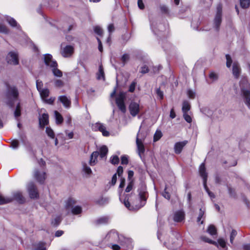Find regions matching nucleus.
Instances as JSON below:
<instances>
[{
	"label": "nucleus",
	"mask_w": 250,
	"mask_h": 250,
	"mask_svg": "<svg viewBox=\"0 0 250 250\" xmlns=\"http://www.w3.org/2000/svg\"><path fill=\"white\" fill-rule=\"evenodd\" d=\"M44 62L45 65L49 66L50 68L52 67V64L53 62H57L56 61L52 59V55L49 54H47L44 55Z\"/></svg>",
	"instance_id": "obj_22"
},
{
	"label": "nucleus",
	"mask_w": 250,
	"mask_h": 250,
	"mask_svg": "<svg viewBox=\"0 0 250 250\" xmlns=\"http://www.w3.org/2000/svg\"><path fill=\"white\" fill-rule=\"evenodd\" d=\"M123 173V168L122 167L119 166L117 168L116 174H118L119 177L121 178Z\"/></svg>",
	"instance_id": "obj_60"
},
{
	"label": "nucleus",
	"mask_w": 250,
	"mask_h": 250,
	"mask_svg": "<svg viewBox=\"0 0 250 250\" xmlns=\"http://www.w3.org/2000/svg\"><path fill=\"white\" fill-rule=\"evenodd\" d=\"M110 162L113 165L118 164L119 162V159L117 156L114 155L111 157Z\"/></svg>",
	"instance_id": "obj_46"
},
{
	"label": "nucleus",
	"mask_w": 250,
	"mask_h": 250,
	"mask_svg": "<svg viewBox=\"0 0 250 250\" xmlns=\"http://www.w3.org/2000/svg\"><path fill=\"white\" fill-rule=\"evenodd\" d=\"M188 97L190 99H194L195 96V92L191 89H189L187 91Z\"/></svg>",
	"instance_id": "obj_53"
},
{
	"label": "nucleus",
	"mask_w": 250,
	"mask_h": 250,
	"mask_svg": "<svg viewBox=\"0 0 250 250\" xmlns=\"http://www.w3.org/2000/svg\"><path fill=\"white\" fill-rule=\"evenodd\" d=\"M190 105L189 102L185 101L183 103V106L182 109H190Z\"/></svg>",
	"instance_id": "obj_48"
},
{
	"label": "nucleus",
	"mask_w": 250,
	"mask_h": 250,
	"mask_svg": "<svg viewBox=\"0 0 250 250\" xmlns=\"http://www.w3.org/2000/svg\"><path fill=\"white\" fill-rule=\"evenodd\" d=\"M9 32V29L4 24L0 23V33L7 34Z\"/></svg>",
	"instance_id": "obj_36"
},
{
	"label": "nucleus",
	"mask_w": 250,
	"mask_h": 250,
	"mask_svg": "<svg viewBox=\"0 0 250 250\" xmlns=\"http://www.w3.org/2000/svg\"><path fill=\"white\" fill-rule=\"evenodd\" d=\"M109 219V217L107 216H103L98 218L95 223L97 225H104L107 224Z\"/></svg>",
	"instance_id": "obj_25"
},
{
	"label": "nucleus",
	"mask_w": 250,
	"mask_h": 250,
	"mask_svg": "<svg viewBox=\"0 0 250 250\" xmlns=\"http://www.w3.org/2000/svg\"><path fill=\"white\" fill-rule=\"evenodd\" d=\"M121 237H120L115 230H110L105 236V239L109 242H114L119 240L120 241Z\"/></svg>",
	"instance_id": "obj_12"
},
{
	"label": "nucleus",
	"mask_w": 250,
	"mask_h": 250,
	"mask_svg": "<svg viewBox=\"0 0 250 250\" xmlns=\"http://www.w3.org/2000/svg\"><path fill=\"white\" fill-rule=\"evenodd\" d=\"M139 197L132 202L131 204L129 201V195H127L123 200V203L126 208L130 210L137 211L143 207L146 204L148 193L145 187L138 189Z\"/></svg>",
	"instance_id": "obj_1"
},
{
	"label": "nucleus",
	"mask_w": 250,
	"mask_h": 250,
	"mask_svg": "<svg viewBox=\"0 0 250 250\" xmlns=\"http://www.w3.org/2000/svg\"><path fill=\"white\" fill-rule=\"evenodd\" d=\"M61 221V218L60 217H56L52 222V224L54 226H58Z\"/></svg>",
	"instance_id": "obj_54"
},
{
	"label": "nucleus",
	"mask_w": 250,
	"mask_h": 250,
	"mask_svg": "<svg viewBox=\"0 0 250 250\" xmlns=\"http://www.w3.org/2000/svg\"><path fill=\"white\" fill-rule=\"evenodd\" d=\"M140 106L139 104L136 102L133 101L129 105V109H139Z\"/></svg>",
	"instance_id": "obj_40"
},
{
	"label": "nucleus",
	"mask_w": 250,
	"mask_h": 250,
	"mask_svg": "<svg viewBox=\"0 0 250 250\" xmlns=\"http://www.w3.org/2000/svg\"><path fill=\"white\" fill-rule=\"evenodd\" d=\"M21 110H15L14 111V117L15 118V119L18 121H19V117L21 116Z\"/></svg>",
	"instance_id": "obj_62"
},
{
	"label": "nucleus",
	"mask_w": 250,
	"mask_h": 250,
	"mask_svg": "<svg viewBox=\"0 0 250 250\" xmlns=\"http://www.w3.org/2000/svg\"><path fill=\"white\" fill-rule=\"evenodd\" d=\"M121 163L123 165H126L128 163V158L126 156L121 157Z\"/></svg>",
	"instance_id": "obj_64"
},
{
	"label": "nucleus",
	"mask_w": 250,
	"mask_h": 250,
	"mask_svg": "<svg viewBox=\"0 0 250 250\" xmlns=\"http://www.w3.org/2000/svg\"><path fill=\"white\" fill-rule=\"evenodd\" d=\"M188 141H184L175 143L174 145V151L176 154H180L183 147L188 144Z\"/></svg>",
	"instance_id": "obj_18"
},
{
	"label": "nucleus",
	"mask_w": 250,
	"mask_h": 250,
	"mask_svg": "<svg viewBox=\"0 0 250 250\" xmlns=\"http://www.w3.org/2000/svg\"><path fill=\"white\" fill-rule=\"evenodd\" d=\"M157 21L155 20H150V27L152 31V32L155 34H157V27H156L157 25Z\"/></svg>",
	"instance_id": "obj_33"
},
{
	"label": "nucleus",
	"mask_w": 250,
	"mask_h": 250,
	"mask_svg": "<svg viewBox=\"0 0 250 250\" xmlns=\"http://www.w3.org/2000/svg\"><path fill=\"white\" fill-rule=\"evenodd\" d=\"M199 173L200 176L203 179V186L205 189L210 198H214L215 197L214 194L209 190V188L207 187V182L208 174L206 171V168L204 163H202L200 165L199 167Z\"/></svg>",
	"instance_id": "obj_4"
},
{
	"label": "nucleus",
	"mask_w": 250,
	"mask_h": 250,
	"mask_svg": "<svg viewBox=\"0 0 250 250\" xmlns=\"http://www.w3.org/2000/svg\"><path fill=\"white\" fill-rule=\"evenodd\" d=\"M108 152V148L105 146H102L100 149L99 155L101 158L106 156Z\"/></svg>",
	"instance_id": "obj_31"
},
{
	"label": "nucleus",
	"mask_w": 250,
	"mask_h": 250,
	"mask_svg": "<svg viewBox=\"0 0 250 250\" xmlns=\"http://www.w3.org/2000/svg\"><path fill=\"white\" fill-rule=\"evenodd\" d=\"M55 86L58 88H61L64 85V83L62 81L57 79L54 81Z\"/></svg>",
	"instance_id": "obj_41"
},
{
	"label": "nucleus",
	"mask_w": 250,
	"mask_h": 250,
	"mask_svg": "<svg viewBox=\"0 0 250 250\" xmlns=\"http://www.w3.org/2000/svg\"><path fill=\"white\" fill-rule=\"evenodd\" d=\"M205 211L203 210L201 208L200 209L198 217L197 218V222H200L201 220V218L203 217L204 215Z\"/></svg>",
	"instance_id": "obj_61"
},
{
	"label": "nucleus",
	"mask_w": 250,
	"mask_h": 250,
	"mask_svg": "<svg viewBox=\"0 0 250 250\" xmlns=\"http://www.w3.org/2000/svg\"><path fill=\"white\" fill-rule=\"evenodd\" d=\"M99 155L98 151L93 152L90 156L89 164L91 166H94L97 162V157Z\"/></svg>",
	"instance_id": "obj_24"
},
{
	"label": "nucleus",
	"mask_w": 250,
	"mask_h": 250,
	"mask_svg": "<svg viewBox=\"0 0 250 250\" xmlns=\"http://www.w3.org/2000/svg\"><path fill=\"white\" fill-rule=\"evenodd\" d=\"M83 170L85 173L87 174H90L92 173L91 168L85 164L83 165Z\"/></svg>",
	"instance_id": "obj_47"
},
{
	"label": "nucleus",
	"mask_w": 250,
	"mask_h": 250,
	"mask_svg": "<svg viewBox=\"0 0 250 250\" xmlns=\"http://www.w3.org/2000/svg\"><path fill=\"white\" fill-rule=\"evenodd\" d=\"M27 189L29 197L31 199H37L39 195L36 185L33 182H30L27 186Z\"/></svg>",
	"instance_id": "obj_9"
},
{
	"label": "nucleus",
	"mask_w": 250,
	"mask_h": 250,
	"mask_svg": "<svg viewBox=\"0 0 250 250\" xmlns=\"http://www.w3.org/2000/svg\"><path fill=\"white\" fill-rule=\"evenodd\" d=\"M39 92L42 100L47 98L49 94V90L47 88H43Z\"/></svg>",
	"instance_id": "obj_28"
},
{
	"label": "nucleus",
	"mask_w": 250,
	"mask_h": 250,
	"mask_svg": "<svg viewBox=\"0 0 250 250\" xmlns=\"http://www.w3.org/2000/svg\"><path fill=\"white\" fill-rule=\"evenodd\" d=\"M52 67H50L52 69V73L54 76L57 77H61L62 76V72L58 69V64L57 62H53Z\"/></svg>",
	"instance_id": "obj_19"
},
{
	"label": "nucleus",
	"mask_w": 250,
	"mask_h": 250,
	"mask_svg": "<svg viewBox=\"0 0 250 250\" xmlns=\"http://www.w3.org/2000/svg\"><path fill=\"white\" fill-rule=\"evenodd\" d=\"M162 136V133L160 130H157L153 137L154 142H156L160 139Z\"/></svg>",
	"instance_id": "obj_38"
},
{
	"label": "nucleus",
	"mask_w": 250,
	"mask_h": 250,
	"mask_svg": "<svg viewBox=\"0 0 250 250\" xmlns=\"http://www.w3.org/2000/svg\"><path fill=\"white\" fill-rule=\"evenodd\" d=\"M148 70L149 69L148 67L146 65H145L141 67L140 72L142 74H144L147 73L148 72Z\"/></svg>",
	"instance_id": "obj_55"
},
{
	"label": "nucleus",
	"mask_w": 250,
	"mask_h": 250,
	"mask_svg": "<svg viewBox=\"0 0 250 250\" xmlns=\"http://www.w3.org/2000/svg\"><path fill=\"white\" fill-rule=\"evenodd\" d=\"M208 232L211 235L216 233V229L213 225H210L208 229Z\"/></svg>",
	"instance_id": "obj_39"
},
{
	"label": "nucleus",
	"mask_w": 250,
	"mask_h": 250,
	"mask_svg": "<svg viewBox=\"0 0 250 250\" xmlns=\"http://www.w3.org/2000/svg\"><path fill=\"white\" fill-rule=\"evenodd\" d=\"M12 202V199L9 197H4L0 194V205L8 204Z\"/></svg>",
	"instance_id": "obj_29"
},
{
	"label": "nucleus",
	"mask_w": 250,
	"mask_h": 250,
	"mask_svg": "<svg viewBox=\"0 0 250 250\" xmlns=\"http://www.w3.org/2000/svg\"><path fill=\"white\" fill-rule=\"evenodd\" d=\"M19 97L18 88L15 86H8L3 102L10 108H14L16 105L15 109H20Z\"/></svg>",
	"instance_id": "obj_2"
},
{
	"label": "nucleus",
	"mask_w": 250,
	"mask_h": 250,
	"mask_svg": "<svg viewBox=\"0 0 250 250\" xmlns=\"http://www.w3.org/2000/svg\"><path fill=\"white\" fill-rule=\"evenodd\" d=\"M74 51V46L70 45H67L63 46L62 44L61 45V53L62 55L65 58L70 57Z\"/></svg>",
	"instance_id": "obj_11"
},
{
	"label": "nucleus",
	"mask_w": 250,
	"mask_h": 250,
	"mask_svg": "<svg viewBox=\"0 0 250 250\" xmlns=\"http://www.w3.org/2000/svg\"><path fill=\"white\" fill-rule=\"evenodd\" d=\"M43 86V83L42 81H40V80H37L36 81V87L37 88V90L39 91L42 90L43 89L42 87Z\"/></svg>",
	"instance_id": "obj_51"
},
{
	"label": "nucleus",
	"mask_w": 250,
	"mask_h": 250,
	"mask_svg": "<svg viewBox=\"0 0 250 250\" xmlns=\"http://www.w3.org/2000/svg\"><path fill=\"white\" fill-rule=\"evenodd\" d=\"M34 177L38 182L43 183L46 178L45 173L43 171L35 169L34 172Z\"/></svg>",
	"instance_id": "obj_15"
},
{
	"label": "nucleus",
	"mask_w": 250,
	"mask_h": 250,
	"mask_svg": "<svg viewBox=\"0 0 250 250\" xmlns=\"http://www.w3.org/2000/svg\"><path fill=\"white\" fill-rule=\"evenodd\" d=\"M185 219V213L184 211L180 210L176 211L174 215L173 220L175 222H180Z\"/></svg>",
	"instance_id": "obj_20"
},
{
	"label": "nucleus",
	"mask_w": 250,
	"mask_h": 250,
	"mask_svg": "<svg viewBox=\"0 0 250 250\" xmlns=\"http://www.w3.org/2000/svg\"><path fill=\"white\" fill-rule=\"evenodd\" d=\"M187 110H185V112H184V114H183V116H184V118L185 119V120L188 123H190L192 122V118L190 115H188L187 113Z\"/></svg>",
	"instance_id": "obj_43"
},
{
	"label": "nucleus",
	"mask_w": 250,
	"mask_h": 250,
	"mask_svg": "<svg viewBox=\"0 0 250 250\" xmlns=\"http://www.w3.org/2000/svg\"><path fill=\"white\" fill-rule=\"evenodd\" d=\"M109 199L106 197H100L95 200L96 204L100 206L104 205L108 203Z\"/></svg>",
	"instance_id": "obj_26"
},
{
	"label": "nucleus",
	"mask_w": 250,
	"mask_h": 250,
	"mask_svg": "<svg viewBox=\"0 0 250 250\" xmlns=\"http://www.w3.org/2000/svg\"><path fill=\"white\" fill-rule=\"evenodd\" d=\"M39 126L42 129L49 123L48 115L47 114L43 113L39 117Z\"/></svg>",
	"instance_id": "obj_16"
},
{
	"label": "nucleus",
	"mask_w": 250,
	"mask_h": 250,
	"mask_svg": "<svg viewBox=\"0 0 250 250\" xmlns=\"http://www.w3.org/2000/svg\"><path fill=\"white\" fill-rule=\"evenodd\" d=\"M136 85V82L135 81H133L131 83L129 87V91L130 92H133L135 90V88Z\"/></svg>",
	"instance_id": "obj_57"
},
{
	"label": "nucleus",
	"mask_w": 250,
	"mask_h": 250,
	"mask_svg": "<svg viewBox=\"0 0 250 250\" xmlns=\"http://www.w3.org/2000/svg\"><path fill=\"white\" fill-rule=\"evenodd\" d=\"M94 31L96 34L98 35L102 36L103 34V29L99 26H95L94 28Z\"/></svg>",
	"instance_id": "obj_42"
},
{
	"label": "nucleus",
	"mask_w": 250,
	"mask_h": 250,
	"mask_svg": "<svg viewBox=\"0 0 250 250\" xmlns=\"http://www.w3.org/2000/svg\"><path fill=\"white\" fill-rule=\"evenodd\" d=\"M248 84L247 80H241L240 82V86L241 92L245 99L246 104L250 108V90L246 89L245 86Z\"/></svg>",
	"instance_id": "obj_5"
},
{
	"label": "nucleus",
	"mask_w": 250,
	"mask_h": 250,
	"mask_svg": "<svg viewBox=\"0 0 250 250\" xmlns=\"http://www.w3.org/2000/svg\"><path fill=\"white\" fill-rule=\"evenodd\" d=\"M232 73L235 78L239 76L240 67L238 62H234L232 65Z\"/></svg>",
	"instance_id": "obj_23"
},
{
	"label": "nucleus",
	"mask_w": 250,
	"mask_h": 250,
	"mask_svg": "<svg viewBox=\"0 0 250 250\" xmlns=\"http://www.w3.org/2000/svg\"><path fill=\"white\" fill-rule=\"evenodd\" d=\"M222 21V7L221 5L217 6L216 12L212 21V28L217 32L219 31Z\"/></svg>",
	"instance_id": "obj_3"
},
{
	"label": "nucleus",
	"mask_w": 250,
	"mask_h": 250,
	"mask_svg": "<svg viewBox=\"0 0 250 250\" xmlns=\"http://www.w3.org/2000/svg\"><path fill=\"white\" fill-rule=\"evenodd\" d=\"M133 183V181H131L128 184L126 188H125V192H130L131 189H132Z\"/></svg>",
	"instance_id": "obj_58"
},
{
	"label": "nucleus",
	"mask_w": 250,
	"mask_h": 250,
	"mask_svg": "<svg viewBox=\"0 0 250 250\" xmlns=\"http://www.w3.org/2000/svg\"><path fill=\"white\" fill-rule=\"evenodd\" d=\"M161 11L165 14H168L169 9L168 7L166 5H162L161 6Z\"/></svg>",
	"instance_id": "obj_63"
},
{
	"label": "nucleus",
	"mask_w": 250,
	"mask_h": 250,
	"mask_svg": "<svg viewBox=\"0 0 250 250\" xmlns=\"http://www.w3.org/2000/svg\"><path fill=\"white\" fill-rule=\"evenodd\" d=\"M76 203L75 200L69 198L66 202L65 207L67 209H70L71 212L74 215H78L81 213L82 211V208L81 207L79 206H74Z\"/></svg>",
	"instance_id": "obj_6"
},
{
	"label": "nucleus",
	"mask_w": 250,
	"mask_h": 250,
	"mask_svg": "<svg viewBox=\"0 0 250 250\" xmlns=\"http://www.w3.org/2000/svg\"><path fill=\"white\" fill-rule=\"evenodd\" d=\"M240 5L243 8H247L250 5V0H240Z\"/></svg>",
	"instance_id": "obj_37"
},
{
	"label": "nucleus",
	"mask_w": 250,
	"mask_h": 250,
	"mask_svg": "<svg viewBox=\"0 0 250 250\" xmlns=\"http://www.w3.org/2000/svg\"><path fill=\"white\" fill-rule=\"evenodd\" d=\"M126 94L124 92H120L116 95V103L119 109H125V101Z\"/></svg>",
	"instance_id": "obj_8"
},
{
	"label": "nucleus",
	"mask_w": 250,
	"mask_h": 250,
	"mask_svg": "<svg viewBox=\"0 0 250 250\" xmlns=\"http://www.w3.org/2000/svg\"><path fill=\"white\" fill-rule=\"evenodd\" d=\"M226 58L227 60L226 65L228 68L230 67L231 63H232V60L229 54H227L226 55Z\"/></svg>",
	"instance_id": "obj_45"
},
{
	"label": "nucleus",
	"mask_w": 250,
	"mask_h": 250,
	"mask_svg": "<svg viewBox=\"0 0 250 250\" xmlns=\"http://www.w3.org/2000/svg\"><path fill=\"white\" fill-rule=\"evenodd\" d=\"M19 142L18 140H13L11 142V146L13 148H17L19 146Z\"/></svg>",
	"instance_id": "obj_59"
},
{
	"label": "nucleus",
	"mask_w": 250,
	"mask_h": 250,
	"mask_svg": "<svg viewBox=\"0 0 250 250\" xmlns=\"http://www.w3.org/2000/svg\"><path fill=\"white\" fill-rule=\"evenodd\" d=\"M209 78L212 82L216 81L218 78V74L214 72H211L209 75Z\"/></svg>",
	"instance_id": "obj_44"
},
{
	"label": "nucleus",
	"mask_w": 250,
	"mask_h": 250,
	"mask_svg": "<svg viewBox=\"0 0 250 250\" xmlns=\"http://www.w3.org/2000/svg\"><path fill=\"white\" fill-rule=\"evenodd\" d=\"M136 144L137 146V150L138 154L140 157H142V155L144 154L145 152V147L143 144L142 141L140 140L138 138L136 139Z\"/></svg>",
	"instance_id": "obj_21"
},
{
	"label": "nucleus",
	"mask_w": 250,
	"mask_h": 250,
	"mask_svg": "<svg viewBox=\"0 0 250 250\" xmlns=\"http://www.w3.org/2000/svg\"><path fill=\"white\" fill-rule=\"evenodd\" d=\"M55 117L56 123L57 125L61 124L62 123L63 120V117L57 110L55 111Z\"/></svg>",
	"instance_id": "obj_30"
},
{
	"label": "nucleus",
	"mask_w": 250,
	"mask_h": 250,
	"mask_svg": "<svg viewBox=\"0 0 250 250\" xmlns=\"http://www.w3.org/2000/svg\"><path fill=\"white\" fill-rule=\"evenodd\" d=\"M202 239L206 242H208L210 244L217 245V243L216 242L213 241L206 237H203V236L202 237Z\"/></svg>",
	"instance_id": "obj_52"
},
{
	"label": "nucleus",
	"mask_w": 250,
	"mask_h": 250,
	"mask_svg": "<svg viewBox=\"0 0 250 250\" xmlns=\"http://www.w3.org/2000/svg\"><path fill=\"white\" fill-rule=\"evenodd\" d=\"M236 234H237L236 231L233 229L231 231V232L230 234V242L231 244H232L233 241L235 237L236 236Z\"/></svg>",
	"instance_id": "obj_56"
},
{
	"label": "nucleus",
	"mask_w": 250,
	"mask_h": 250,
	"mask_svg": "<svg viewBox=\"0 0 250 250\" xmlns=\"http://www.w3.org/2000/svg\"><path fill=\"white\" fill-rule=\"evenodd\" d=\"M121 244L126 250H131L133 248L132 241L131 239L121 237L120 240Z\"/></svg>",
	"instance_id": "obj_13"
},
{
	"label": "nucleus",
	"mask_w": 250,
	"mask_h": 250,
	"mask_svg": "<svg viewBox=\"0 0 250 250\" xmlns=\"http://www.w3.org/2000/svg\"><path fill=\"white\" fill-rule=\"evenodd\" d=\"M97 78L98 80H104V69L102 65H100L99 67V72L97 73Z\"/></svg>",
	"instance_id": "obj_34"
},
{
	"label": "nucleus",
	"mask_w": 250,
	"mask_h": 250,
	"mask_svg": "<svg viewBox=\"0 0 250 250\" xmlns=\"http://www.w3.org/2000/svg\"><path fill=\"white\" fill-rule=\"evenodd\" d=\"M121 59L123 63V65H125V63L129 60V56L127 54H125L122 56Z\"/></svg>",
	"instance_id": "obj_49"
},
{
	"label": "nucleus",
	"mask_w": 250,
	"mask_h": 250,
	"mask_svg": "<svg viewBox=\"0 0 250 250\" xmlns=\"http://www.w3.org/2000/svg\"><path fill=\"white\" fill-rule=\"evenodd\" d=\"M6 59L9 64L15 65L19 63L18 54L16 52L11 51L9 52Z\"/></svg>",
	"instance_id": "obj_10"
},
{
	"label": "nucleus",
	"mask_w": 250,
	"mask_h": 250,
	"mask_svg": "<svg viewBox=\"0 0 250 250\" xmlns=\"http://www.w3.org/2000/svg\"><path fill=\"white\" fill-rule=\"evenodd\" d=\"M6 21L11 26L16 27L18 29H21L20 25L18 24L17 22L14 19L11 17H8Z\"/></svg>",
	"instance_id": "obj_27"
},
{
	"label": "nucleus",
	"mask_w": 250,
	"mask_h": 250,
	"mask_svg": "<svg viewBox=\"0 0 250 250\" xmlns=\"http://www.w3.org/2000/svg\"><path fill=\"white\" fill-rule=\"evenodd\" d=\"M45 132L47 136L50 138L55 139V134L54 131L50 127H46L45 129Z\"/></svg>",
	"instance_id": "obj_32"
},
{
	"label": "nucleus",
	"mask_w": 250,
	"mask_h": 250,
	"mask_svg": "<svg viewBox=\"0 0 250 250\" xmlns=\"http://www.w3.org/2000/svg\"><path fill=\"white\" fill-rule=\"evenodd\" d=\"M91 128L94 131H100L104 136L107 137L109 136V132L106 130V126L104 124L100 122L93 124L91 125Z\"/></svg>",
	"instance_id": "obj_7"
},
{
	"label": "nucleus",
	"mask_w": 250,
	"mask_h": 250,
	"mask_svg": "<svg viewBox=\"0 0 250 250\" xmlns=\"http://www.w3.org/2000/svg\"><path fill=\"white\" fill-rule=\"evenodd\" d=\"M212 3V0H201L200 4L204 7H209Z\"/></svg>",
	"instance_id": "obj_35"
},
{
	"label": "nucleus",
	"mask_w": 250,
	"mask_h": 250,
	"mask_svg": "<svg viewBox=\"0 0 250 250\" xmlns=\"http://www.w3.org/2000/svg\"><path fill=\"white\" fill-rule=\"evenodd\" d=\"M58 101H60L66 108L70 107V99L65 95L60 96L58 97Z\"/></svg>",
	"instance_id": "obj_17"
},
{
	"label": "nucleus",
	"mask_w": 250,
	"mask_h": 250,
	"mask_svg": "<svg viewBox=\"0 0 250 250\" xmlns=\"http://www.w3.org/2000/svg\"><path fill=\"white\" fill-rule=\"evenodd\" d=\"M12 195V196L9 197L12 199V201L15 200L20 204H22L25 202V200L21 192L16 191L13 192Z\"/></svg>",
	"instance_id": "obj_14"
},
{
	"label": "nucleus",
	"mask_w": 250,
	"mask_h": 250,
	"mask_svg": "<svg viewBox=\"0 0 250 250\" xmlns=\"http://www.w3.org/2000/svg\"><path fill=\"white\" fill-rule=\"evenodd\" d=\"M156 93L158 98L160 100L163 99L164 94L163 91H162L160 88H157L156 89Z\"/></svg>",
	"instance_id": "obj_50"
}]
</instances>
